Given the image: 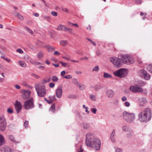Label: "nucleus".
<instances>
[{
  "label": "nucleus",
  "instance_id": "nucleus-1",
  "mask_svg": "<svg viewBox=\"0 0 152 152\" xmlns=\"http://www.w3.org/2000/svg\"><path fill=\"white\" fill-rule=\"evenodd\" d=\"M86 143L87 146L95 148L96 151H99L100 148L101 142L100 140L94 138L93 133L90 132L86 134Z\"/></svg>",
  "mask_w": 152,
  "mask_h": 152
},
{
  "label": "nucleus",
  "instance_id": "nucleus-2",
  "mask_svg": "<svg viewBox=\"0 0 152 152\" xmlns=\"http://www.w3.org/2000/svg\"><path fill=\"white\" fill-rule=\"evenodd\" d=\"M139 119L141 122H146L149 121L151 118V113L149 108H146L143 111L138 114Z\"/></svg>",
  "mask_w": 152,
  "mask_h": 152
},
{
  "label": "nucleus",
  "instance_id": "nucleus-3",
  "mask_svg": "<svg viewBox=\"0 0 152 152\" xmlns=\"http://www.w3.org/2000/svg\"><path fill=\"white\" fill-rule=\"evenodd\" d=\"M122 116L124 120L128 123L133 122L135 118L134 113H129L126 111H124L123 112Z\"/></svg>",
  "mask_w": 152,
  "mask_h": 152
},
{
  "label": "nucleus",
  "instance_id": "nucleus-4",
  "mask_svg": "<svg viewBox=\"0 0 152 152\" xmlns=\"http://www.w3.org/2000/svg\"><path fill=\"white\" fill-rule=\"evenodd\" d=\"M35 88L38 95L39 97L44 96L46 94L45 87L44 85L36 84L35 86Z\"/></svg>",
  "mask_w": 152,
  "mask_h": 152
},
{
  "label": "nucleus",
  "instance_id": "nucleus-5",
  "mask_svg": "<svg viewBox=\"0 0 152 152\" xmlns=\"http://www.w3.org/2000/svg\"><path fill=\"white\" fill-rule=\"evenodd\" d=\"M121 60L123 62L128 65L132 64L134 62L133 58L129 55H124L121 56Z\"/></svg>",
  "mask_w": 152,
  "mask_h": 152
},
{
  "label": "nucleus",
  "instance_id": "nucleus-6",
  "mask_svg": "<svg viewBox=\"0 0 152 152\" xmlns=\"http://www.w3.org/2000/svg\"><path fill=\"white\" fill-rule=\"evenodd\" d=\"M114 75L120 77H124L127 75L126 69H120L113 72Z\"/></svg>",
  "mask_w": 152,
  "mask_h": 152
},
{
  "label": "nucleus",
  "instance_id": "nucleus-7",
  "mask_svg": "<svg viewBox=\"0 0 152 152\" xmlns=\"http://www.w3.org/2000/svg\"><path fill=\"white\" fill-rule=\"evenodd\" d=\"M34 107L33 99L31 98L30 99L24 102V107L25 109L28 110L33 108Z\"/></svg>",
  "mask_w": 152,
  "mask_h": 152
},
{
  "label": "nucleus",
  "instance_id": "nucleus-8",
  "mask_svg": "<svg viewBox=\"0 0 152 152\" xmlns=\"http://www.w3.org/2000/svg\"><path fill=\"white\" fill-rule=\"evenodd\" d=\"M110 61L113 64L118 67L121 66L122 63L121 60L118 58L112 57L110 58Z\"/></svg>",
  "mask_w": 152,
  "mask_h": 152
},
{
  "label": "nucleus",
  "instance_id": "nucleus-9",
  "mask_svg": "<svg viewBox=\"0 0 152 152\" xmlns=\"http://www.w3.org/2000/svg\"><path fill=\"white\" fill-rule=\"evenodd\" d=\"M7 126V123L5 118L0 117V130L3 131L5 130Z\"/></svg>",
  "mask_w": 152,
  "mask_h": 152
},
{
  "label": "nucleus",
  "instance_id": "nucleus-10",
  "mask_svg": "<svg viewBox=\"0 0 152 152\" xmlns=\"http://www.w3.org/2000/svg\"><path fill=\"white\" fill-rule=\"evenodd\" d=\"M129 89L134 93L141 92L143 91L142 89L139 86L137 85L131 86Z\"/></svg>",
  "mask_w": 152,
  "mask_h": 152
},
{
  "label": "nucleus",
  "instance_id": "nucleus-11",
  "mask_svg": "<svg viewBox=\"0 0 152 152\" xmlns=\"http://www.w3.org/2000/svg\"><path fill=\"white\" fill-rule=\"evenodd\" d=\"M15 109L17 113H19L21 111L22 109L21 104L18 101H16L15 104Z\"/></svg>",
  "mask_w": 152,
  "mask_h": 152
},
{
  "label": "nucleus",
  "instance_id": "nucleus-12",
  "mask_svg": "<svg viewBox=\"0 0 152 152\" xmlns=\"http://www.w3.org/2000/svg\"><path fill=\"white\" fill-rule=\"evenodd\" d=\"M62 94V86H59L56 90V94L57 97L60 98Z\"/></svg>",
  "mask_w": 152,
  "mask_h": 152
},
{
  "label": "nucleus",
  "instance_id": "nucleus-13",
  "mask_svg": "<svg viewBox=\"0 0 152 152\" xmlns=\"http://www.w3.org/2000/svg\"><path fill=\"white\" fill-rule=\"evenodd\" d=\"M139 104L141 106H143L146 104L147 102V99L144 97H141L139 98L138 100Z\"/></svg>",
  "mask_w": 152,
  "mask_h": 152
},
{
  "label": "nucleus",
  "instance_id": "nucleus-14",
  "mask_svg": "<svg viewBox=\"0 0 152 152\" xmlns=\"http://www.w3.org/2000/svg\"><path fill=\"white\" fill-rule=\"evenodd\" d=\"M22 93H23V99H27L30 97L31 92L29 91L23 90Z\"/></svg>",
  "mask_w": 152,
  "mask_h": 152
},
{
  "label": "nucleus",
  "instance_id": "nucleus-15",
  "mask_svg": "<svg viewBox=\"0 0 152 152\" xmlns=\"http://www.w3.org/2000/svg\"><path fill=\"white\" fill-rule=\"evenodd\" d=\"M140 72L142 74V76L144 77L145 78L146 80H148L150 79V76L149 75L147 74V72L143 69L141 70Z\"/></svg>",
  "mask_w": 152,
  "mask_h": 152
},
{
  "label": "nucleus",
  "instance_id": "nucleus-16",
  "mask_svg": "<svg viewBox=\"0 0 152 152\" xmlns=\"http://www.w3.org/2000/svg\"><path fill=\"white\" fill-rule=\"evenodd\" d=\"M115 130L114 129L113 130L112 133L110 134V138L111 141L113 142H115Z\"/></svg>",
  "mask_w": 152,
  "mask_h": 152
},
{
  "label": "nucleus",
  "instance_id": "nucleus-17",
  "mask_svg": "<svg viewBox=\"0 0 152 152\" xmlns=\"http://www.w3.org/2000/svg\"><path fill=\"white\" fill-rule=\"evenodd\" d=\"M107 96L109 98L113 97L114 94V91L112 90H107L106 92Z\"/></svg>",
  "mask_w": 152,
  "mask_h": 152
},
{
  "label": "nucleus",
  "instance_id": "nucleus-18",
  "mask_svg": "<svg viewBox=\"0 0 152 152\" xmlns=\"http://www.w3.org/2000/svg\"><path fill=\"white\" fill-rule=\"evenodd\" d=\"M64 31L66 32L68 31L69 33L72 34L73 35H75V34L74 33L73 30L72 28L67 27L65 26H64Z\"/></svg>",
  "mask_w": 152,
  "mask_h": 152
},
{
  "label": "nucleus",
  "instance_id": "nucleus-19",
  "mask_svg": "<svg viewBox=\"0 0 152 152\" xmlns=\"http://www.w3.org/2000/svg\"><path fill=\"white\" fill-rule=\"evenodd\" d=\"M0 152H13V151L10 148H4L1 149Z\"/></svg>",
  "mask_w": 152,
  "mask_h": 152
},
{
  "label": "nucleus",
  "instance_id": "nucleus-20",
  "mask_svg": "<svg viewBox=\"0 0 152 152\" xmlns=\"http://www.w3.org/2000/svg\"><path fill=\"white\" fill-rule=\"evenodd\" d=\"M25 60L28 62L31 63L32 60V59L27 55L26 54L23 57Z\"/></svg>",
  "mask_w": 152,
  "mask_h": 152
},
{
  "label": "nucleus",
  "instance_id": "nucleus-21",
  "mask_svg": "<svg viewBox=\"0 0 152 152\" xmlns=\"http://www.w3.org/2000/svg\"><path fill=\"white\" fill-rule=\"evenodd\" d=\"M121 128L123 131L125 132H128L130 130L129 127L127 126H123Z\"/></svg>",
  "mask_w": 152,
  "mask_h": 152
},
{
  "label": "nucleus",
  "instance_id": "nucleus-22",
  "mask_svg": "<svg viewBox=\"0 0 152 152\" xmlns=\"http://www.w3.org/2000/svg\"><path fill=\"white\" fill-rule=\"evenodd\" d=\"M64 26L62 24H60L57 28V30L59 31H64Z\"/></svg>",
  "mask_w": 152,
  "mask_h": 152
},
{
  "label": "nucleus",
  "instance_id": "nucleus-23",
  "mask_svg": "<svg viewBox=\"0 0 152 152\" xmlns=\"http://www.w3.org/2000/svg\"><path fill=\"white\" fill-rule=\"evenodd\" d=\"M5 140L2 135L0 134V145H1L4 143Z\"/></svg>",
  "mask_w": 152,
  "mask_h": 152
},
{
  "label": "nucleus",
  "instance_id": "nucleus-24",
  "mask_svg": "<svg viewBox=\"0 0 152 152\" xmlns=\"http://www.w3.org/2000/svg\"><path fill=\"white\" fill-rule=\"evenodd\" d=\"M90 98L92 101H95L96 100V98L95 96L93 94H90L89 95Z\"/></svg>",
  "mask_w": 152,
  "mask_h": 152
},
{
  "label": "nucleus",
  "instance_id": "nucleus-25",
  "mask_svg": "<svg viewBox=\"0 0 152 152\" xmlns=\"http://www.w3.org/2000/svg\"><path fill=\"white\" fill-rule=\"evenodd\" d=\"M9 138L10 140L12 141H13L16 143H19L20 142V141H17L15 140V138L13 136L10 135L9 136Z\"/></svg>",
  "mask_w": 152,
  "mask_h": 152
},
{
  "label": "nucleus",
  "instance_id": "nucleus-26",
  "mask_svg": "<svg viewBox=\"0 0 152 152\" xmlns=\"http://www.w3.org/2000/svg\"><path fill=\"white\" fill-rule=\"evenodd\" d=\"M48 99H49L52 103H53L56 99V96L55 95L49 96Z\"/></svg>",
  "mask_w": 152,
  "mask_h": 152
},
{
  "label": "nucleus",
  "instance_id": "nucleus-27",
  "mask_svg": "<svg viewBox=\"0 0 152 152\" xmlns=\"http://www.w3.org/2000/svg\"><path fill=\"white\" fill-rule=\"evenodd\" d=\"M55 105L54 104H53V105L51 106L50 110L53 113L55 112Z\"/></svg>",
  "mask_w": 152,
  "mask_h": 152
},
{
  "label": "nucleus",
  "instance_id": "nucleus-28",
  "mask_svg": "<svg viewBox=\"0 0 152 152\" xmlns=\"http://www.w3.org/2000/svg\"><path fill=\"white\" fill-rule=\"evenodd\" d=\"M103 77L104 78H109L112 77L111 75L107 73L104 72V73Z\"/></svg>",
  "mask_w": 152,
  "mask_h": 152
},
{
  "label": "nucleus",
  "instance_id": "nucleus-29",
  "mask_svg": "<svg viewBox=\"0 0 152 152\" xmlns=\"http://www.w3.org/2000/svg\"><path fill=\"white\" fill-rule=\"evenodd\" d=\"M73 83L75 85H77V86L80 83L76 78H73L72 80Z\"/></svg>",
  "mask_w": 152,
  "mask_h": 152
},
{
  "label": "nucleus",
  "instance_id": "nucleus-30",
  "mask_svg": "<svg viewBox=\"0 0 152 152\" xmlns=\"http://www.w3.org/2000/svg\"><path fill=\"white\" fill-rule=\"evenodd\" d=\"M18 63L22 67H26V64L23 61H20L18 62Z\"/></svg>",
  "mask_w": 152,
  "mask_h": 152
},
{
  "label": "nucleus",
  "instance_id": "nucleus-31",
  "mask_svg": "<svg viewBox=\"0 0 152 152\" xmlns=\"http://www.w3.org/2000/svg\"><path fill=\"white\" fill-rule=\"evenodd\" d=\"M129 132H130L127 133L126 135V137L128 138L131 137L133 134V132L132 130H130Z\"/></svg>",
  "mask_w": 152,
  "mask_h": 152
},
{
  "label": "nucleus",
  "instance_id": "nucleus-32",
  "mask_svg": "<svg viewBox=\"0 0 152 152\" xmlns=\"http://www.w3.org/2000/svg\"><path fill=\"white\" fill-rule=\"evenodd\" d=\"M44 53L41 51L39 52L37 54V56L39 60L41 59L43 56Z\"/></svg>",
  "mask_w": 152,
  "mask_h": 152
},
{
  "label": "nucleus",
  "instance_id": "nucleus-33",
  "mask_svg": "<svg viewBox=\"0 0 152 152\" xmlns=\"http://www.w3.org/2000/svg\"><path fill=\"white\" fill-rule=\"evenodd\" d=\"M147 70L152 73V64L149 65L147 67Z\"/></svg>",
  "mask_w": 152,
  "mask_h": 152
},
{
  "label": "nucleus",
  "instance_id": "nucleus-34",
  "mask_svg": "<svg viewBox=\"0 0 152 152\" xmlns=\"http://www.w3.org/2000/svg\"><path fill=\"white\" fill-rule=\"evenodd\" d=\"M79 89L81 90H83L85 88V86L84 85H82L81 83H80L77 86Z\"/></svg>",
  "mask_w": 152,
  "mask_h": 152
},
{
  "label": "nucleus",
  "instance_id": "nucleus-35",
  "mask_svg": "<svg viewBox=\"0 0 152 152\" xmlns=\"http://www.w3.org/2000/svg\"><path fill=\"white\" fill-rule=\"evenodd\" d=\"M47 48L49 52L52 51H53L55 49V48L54 47H51L50 46H47Z\"/></svg>",
  "mask_w": 152,
  "mask_h": 152
},
{
  "label": "nucleus",
  "instance_id": "nucleus-36",
  "mask_svg": "<svg viewBox=\"0 0 152 152\" xmlns=\"http://www.w3.org/2000/svg\"><path fill=\"white\" fill-rule=\"evenodd\" d=\"M68 98L70 99H76L77 98V96L73 94H70L68 96Z\"/></svg>",
  "mask_w": 152,
  "mask_h": 152
},
{
  "label": "nucleus",
  "instance_id": "nucleus-37",
  "mask_svg": "<svg viewBox=\"0 0 152 152\" xmlns=\"http://www.w3.org/2000/svg\"><path fill=\"white\" fill-rule=\"evenodd\" d=\"M17 16L19 19L21 20H23L24 19V17L22 16L20 13H17Z\"/></svg>",
  "mask_w": 152,
  "mask_h": 152
},
{
  "label": "nucleus",
  "instance_id": "nucleus-38",
  "mask_svg": "<svg viewBox=\"0 0 152 152\" xmlns=\"http://www.w3.org/2000/svg\"><path fill=\"white\" fill-rule=\"evenodd\" d=\"M58 80V78L55 75L53 76L52 78V80L53 82H57Z\"/></svg>",
  "mask_w": 152,
  "mask_h": 152
},
{
  "label": "nucleus",
  "instance_id": "nucleus-39",
  "mask_svg": "<svg viewBox=\"0 0 152 152\" xmlns=\"http://www.w3.org/2000/svg\"><path fill=\"white\" fill-rule=\"evenodd\" d=\"M24 28L29 33L33 34L34 33L33 31L30 28L27 27H25Z\"/></svg>",
  "mask_w": 152,
  "mask_h": 152
},
{
  "label": "nucleus",
  "instance_id": "nucleus-40",
  "mask_svg": "<svg viewBox=\"0 0 152 152\" xmlns=\"http://www.w3.org/2000/svg\"><path fill=\"white\" fill-rule=\"evenodd\" d=\"M67 44V41L65 40H62L60 42V44L63 46H65Z\"/></svg>",
  "mask_w": 152,
  "mask_h": 152
},
{
  "label": "nucleus",
  "instance_id": "nucleus-41",
  "mask_svg": "<svg viewBox=\"0 0 152 152\" xmlns=\"http://www.w3.org/2000/svg\"><path fill=\"white\" fill-rule=\"evenodd\" d=\"M99 70V68L98 66H95L92 70V71L98 72Z\"/></svg>",
  "mask_w": 152,
  "mask_h": 152
},
{
  "label": "nucleus",
  "instance_id": "nucleus-42",
  "mask_svg": "<svg viewBox=\"0 0 152 152\" xmlns=\"http://www.w3.org/2000/svg\"><path fill=\"white\" fill-rule=\"evenodd\" d=\"M94 90L97 91L101 88V86L100 85H96L94 86Z\"/></svg>",
  "mask_w": 152,
  "mask_h": 152
},
{
  "label": "nucleus",
  "instance_id": "nucleus-43",
  "mask_svg": "<svg viewBox=\"0 0 152 152\" xmlns=\"http://www.w3.org/2000/svg\"><path fill=\"white\" fill-rule=\"evenodd\" d=\"M115 152H122V149L120 148H115Z\"/></svg>",
  "mask_w": 152,
  "mask_h": 152
},
{
  "label": "nucleus",
  "instance_id": "nucleus-44",
  "mask_svg": "<svg viewBox=\"0 0 152 152\" xmlns=\"http://www.w3.org/2000/svg\"><path fill=\"white\" fill-rule=\"evenodd\" d=\"M43 18L44 20H46L47 21H49L50 18L48 16L44 15L43 17Z\"/></svg>",
  "mask_w": 152,
  "mask_h": 152
},
{
  "label": "nucleus",
  "instance_id": "nucleus-45",
  "mask_svg": "<svg viewBox=\"0 0 152 152\" xmlns=\"http://www.w3.org/2000/svg\"><path fill=\"white\" fill-rule=\"evenodd\" d=\"M51 14L54 17L57 16L58 15V14L57 12H55V11H52L51 12Z\"/></svg>",
  "mask_w": 152,
  "mask_h": 152
},
{
  "label": "nucleus",
  "instance_id": "nucleus-46",
  "mask_svg": "<svg viewBox=\"0 0 152 152\" xmlns=\"http://www.w3.org/2000/svg\"><path fill=\"white\" fill-rule=\"evenodd\" d=\"M64 77L66 79H71L72 78V76L70 75H68L64 76Z\"/></svg>",
  "mask_w": 152,
  "mask_h": 152
},
{
  "label": "nucleus",
  "instance_id": "nucleus-47",
  "mask_svg": "<svg viewBox=\"0 0 152 152\" xmlns=\"http://www.w3.org/2000/svg\"><path fill=\"white\" fill-rule=\"evenodd\" d=\"M91 110L94 114H95L96 113L97 109L96 108H92Z\"/></svg>",
  "mask_w": 152,
  "mask_h": 152
},
{
  "label": "nucleus",
  "instance_id": "nucleus-48",
  "mask_svg": "<svg viewBox=\"0 0 152 152\" xmlns=\"http://www.w3.org/2000/svg\"><path fill=\"white\" fill-rule=\"evenodd\" d=\"M7 111L8 113H13V110L10 108H8L7 109Z\"/></svg>",
  "mask_w": 152,
  "mask_h": 152
},
{
  "label": "nucleus",
  "instance_id": "nucleus-49",
  "mask_svg": "<svg viewBox=\"0 0 152 152\" xmlns=\"http://www.w3.org/2000/svg\"><path fill=\"white\" fill-rule=\"evenodd\" d=\"M16 51L17 52L21 54H22L23 53V50L21 49L20 48H19L17 49Z\"/></svg>",
  "mask_w": 152,
  "mask_h": 152
},
{
  "label": "nucleus",
  "instance_id": "nucleus-50",
  "mask_svg": "<svg viewBox=\"0 0 152 152\" xmlns=\"http://www.w3.org/2000/svg\"><path fill=\"white\" fill-rule=\"evenodd\" d=\"M28 121H25V122L24 124V125L25 127H26V128L27 127V126H28Z\"/></svg>",
  "mask_w": 152,
  "mask_h": 152
},
{
  "label": "nucleus",
  "instance_id": "nucleus-51",
  "mask_svg": "<svg viewBox=\"0 0 152 152\" xmlns=\"http://www.w3.org/2000/svg\"><path fill=\"white\" fill-rule=\"evenodd\" d=\"M49 86L50 88H53L55 86V84L53 83H50L49 84Z\"/></svg>",
  "mask_w": 152,
  "mask_h": 152
},
{
  "label": "nucleus",
  "instance_id": "nucleus-52",
  "mask_svg": "<svg viewBox=\"0 0 152 152\" xmlns=\"http://www.w3.org/2000/svg\"><path fill=\"white\" fill-rule=\"evenodd\" d=\"M124 104L126 107H129L130 106V104L129 102H125Z\"/></svg>",
  "mask_w": 152,
  "mask_h": 152
},
{
  "label": "nucleus",
  "instance_id": "nucleus-53",
  "mask_svg": "<svg viewBox=\"0 0 152 152\" xmlns=\"http://www.w3.org/2000/svg\"><path fill=\"white\" fill-rule=\"evenodd\" d=\"M89 126L87 124H85L84 125L83 127L85 129H87L88 128H89Z\"/></svg>",
  "mask_w": 152,
  "mask_h": 152
},
{
  "label": "nucleus",
  "instance_id": "nucleus-54",
  "mask_svg": "<svg viewBox=\"0 0 152 152\" xmlns=\"http://www.w3.org/2000/svg\"><path fill=\"white\" fill-rule=\"evenodd\" d=\"M14 87L18 89H20V86L18 84L15 85Z\"/></svg>",
  "mask_w": 152,
  "mask_h": 152
},
{
  "label": "nucleus",
  "instance_id": "nucleus-55",
  "mask_svg": "<svg viewBox=\"0 0 152 152\" xmlns=\"http://www.w3.org/2000/svg\"><path fill=\"white\" fill-rule=\"evenodd\" d=\"M44 99L48 103L50 104L52 103L49 99H47L46 98H45Z\"/></svg>",
  "mask_w": 152,
  "mask_h": 152
},
{
  "label": "nucleus",
  "instance_id": "nucleus-56",
  "mask_svg": "<svg viewBox=\"0 0 152 152\" xmlns=\"http://www.w3.org/2000/svg\"><path fill=\"white\" fill-rule=\"evenodd\" d=\"M134 1L137 4H140L142 2L141 0H134Z\"/></svg>",
  "mask_w": 152,
  "mask_h": 152
},
{
  "label": "nucleus",
  "instance_id": "nucleus-57",
  "mask_svg": "<svg viewBox=\"0 0 152 152\" xmlns=\"http://www.w3.org/2000/svg\"><path fill=\"white\" fill-rule=\"evenodd\" d=\"M30 63L33 64L34 65L37 66V62L33 61L32 60L31 62Z\"/></svg>",
  "mask_w": 152,
  "mask_h": 152
},
{
  "label": "nucleus",
  "instance_id": "nucleus-58",
  "mask_svg": "<svg viewBox=\"0 0 152 152\" xmlns=\"http://www.w3.org/2000/svg\"><path fill=\"white\" fill-rule=\"evenodd\" d=\"M63 58L66 60L68 61H70V58H68L66 56H64L63 57Z\"/></svg>",
  "mask_w": 152,
  "mask_h": 152
},
{
  "label": "nucleus",
  "instance_id": "nucleus-59",
  "mask_svg": "<svg viewBox=\"0 0 152 152\" xmlns=\"http://www.w3.org/2000/svg\"><path fill=\"white\" fill-rule=\"evenodd\" d=\"M32 76L36 78H38L39 77V76L34 74H32Z\"/></svg>",
  "mask_w": 152,
  "mask_h": 152
},
{
  "label": "nucleus",
  "instance_id": "nucleus-60",
  "mask_svg": "<svg viewBox=\"0 0 152 152\" xmlns=\"http://www.w3.org/2000/svg\"><path fill=\"white\" fill-rule=\"evenodd\" d=\"M121 100L123 101H125L127 100V98L126 97L124 96L122 97Z\"/></svg>",
  "mask_w": 152,
  "mask_h": 152
},
{
  "label": "nucleus",
  "instance_id": "nucleus-61",
  "mask_svg": "<svg viewBox=\"0 0 152 152\" xmlns=\"http://www.w3.org/2000/svg\"><path fill=\"white\" fill-rule=\"evenodd\" d=\"M54 54L55 55H59L60 53L57 51H55L54 52Z\"/></svg>",
  "mask_w": 152,
  "mask_h": 152
},
{
  "label": "nucleus",
  "instance_id": "nucleus-62",
  "mask_svg": "<svg viewBox=\"0 0 152 152\" xmlns=\"http://www.w3.org/2000/svg\"><path fill=\"white\" fill-rule=\"evenodd\" d=\"M45 68V66H38V68L39 69H40L42 70L43 69V68Z\"/></svg>",
  "mask_w": 152,
  "mask_h": 152
},
{
  "label": "nucleus",
  "instance_id": "nucleus-63",
  "mask_svg": "<svg viewBox=\"0 0 152 152\" xmlns=\"http://www.w3.org/2000/svg\"><path fill=\"white\" fill-rule=\"evenodd\" d=\"M85 109H86V110H85L86 112V113L87 114H89L90 113V111L88 110V107H87L86 108H85Z\"/></svg>",
  "mask_w": 152,
  "mask_h": 152
},
{
  "label": "nucleus",
  "instance_id": "nucleus-64",
  "mask_svg": "<svg viewBox=\"0 0 152 152\" xmlns=\"http://www.w3.org/2000/svg\"><path fill=\"white\" fill-rule=\"evenodd\" d=\"M76 73L78 75H79L81 74L82 73V72L80 71H77L76 72Z\"/></svg>",
  "mask_w": 152,
  "mask_h": 152
}]
</instances>
